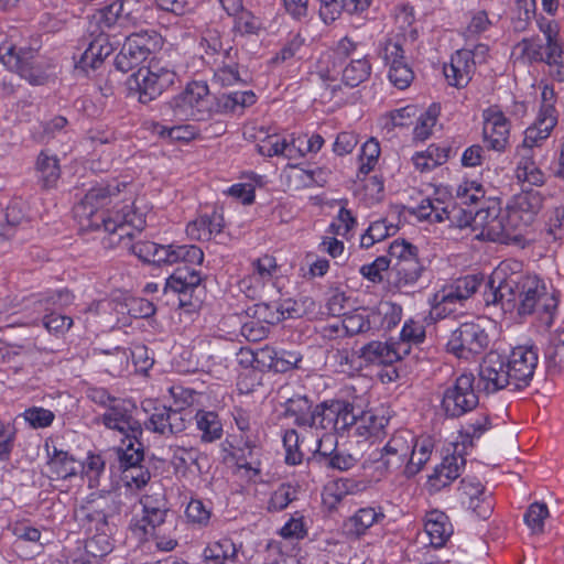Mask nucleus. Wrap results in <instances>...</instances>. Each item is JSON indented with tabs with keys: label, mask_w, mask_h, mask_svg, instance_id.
<instances>
[{
	"label": "nucleus",
	"mask_w": 564,
	"mask_h": 564,
	"mask_svg": "<svg viewBox=\"0 0 564 564\" xmlns=\"http://www.w3.org/2000/svg\"><path fill=\"white\" fill-rule=\"evenodd\" d=\"M126 188L127 184L118 181L91 187L74 207L75 218L82 228L104 229L109 235L110 245L120 243L126 238H133L134 232H141L145 227V215L134 208V202H118L111 210H100L113 203Z\"/></svg>",
	"instance_id": "obj_1"
},
{
	"label": "nucleus",
	"mask_w": 564,
	"mask_h": 564,
	"mask_svg": "<svg viewBox=\"0 0 564 564\" xmlns=\"http://www.w3.org/2000/svg\"><path fill=\"white\" fill-rule=\"evenodd\" d=\"M359 43L349 36L340 39L332 52L321 57L317 75L323 82H335L340 75L341 83L355 88L371 75V63L367 55L358 54Z\"/></svg>",
	"instance_id": "obj_2"
},
{
	"label": "nucleus",
	"mask_w": 564,
	"mask_h": 564,
	"mask_svg": "<svg viewBox=\"0 0 564 564\" xmlns=\"http://www.w3.org/2000/svg\"><path fill=\"white\" fill-rule=\"evenodd\" d=\"M204 252L194 245H158L152 263L159 267L180 264L166 279L165 291H173L180 295L191 294L202 282L200 272L194 265H200Z\"/></svg>",
	"instance_id": "obj_3"
},
{
	"label": "nucleus",
	"mask_w": 564,
	"mask_h": 564,
	"mask_svg": "<svg viewBox=\"0 0 564 564\" xmlns=\"http://www.w3.org/2000/svg\"><path fill=\"white\" fill-rule=\"evenodd\" d=\"M165 116L176 120H208L212 118V97L207 84L189 83L186 88L174 96L164 110Z\"/></svg>",
	"instance_id": "obj_4"
},
{
	"label": "nucleus",
	"mask_w": 564,
	"mask_h": 564,
	"mask_svg": "<svg viewBox=\"0 0 564 564\" xmlns=\"http://www.w3.org/2000/svg\"><path fill=\"white\" fill-rule=\"evenodd\" d=\"M557 307V300L547 291L546 284L536 275H523L517 311L519 315L536 314L539 319L550 326Z\"/></svg>",
	"instance_id": "obj_5"
},
{
	"label": "nucleus",
	"mask_w": 564,
	"mask_h": 564,
	"mask_svg": "<svg viewBox=\"0 0 564 564\" xmlns=\"http://www.w3.org/2000/svg\"><path fill=\"white\" fill-rule=\"evenodd\" d=\"M175 79L176 73L166 64L151 61L129 77L128 87L138 95L140 102L149 104L171 87Z\"/></svg>",
	"instance_id": "obj_6"
},
{
	"label": "nucleus",
	"mask_w": 564,
	"mask_h": 564,
	"mask_svg": "<svg viewBox=\"0 0 564 564\" xmlns=\"http://www.w3.org/2000/svg\"><path fill=\"white\" fill-rule=\"evenodd\" d=\"M400 319V310L390 303H381L373 308H357L344 314L341 327L346 336L376 329H390Z\"/></svg>",
	"instance_id": "obj_7"
},
{
	"label": "nucleus",
	"mask_w": 564,
	"mask_h": 564,
	"mask_svg": "<svg viewBox=\"0 0 564 564\" xmlns=\"http://www.w3.org/2000/svg\"><path fill=\"white\" fill-rule=\"evenodd\" d=\"M161 46L162 37L155 31H141L130 34L115 57V66L118 70L127 73L148 59Z\"/></svg>",
	"instance_id": "obj_8"
},
{
	"label": "nucleus",
	"mask_w": 564,
	"mask_h": 564,
	"mask_svg": "<svg viewBox=\"0 0 564 564\" xmlns=\"http://www.w3.org/2000/svg\"><path fill=\"white\" fill-rule=\"evenodd\" d=\"M508 265L500 264L491 273L488 291L485 292L487 304L500 305L505 312L517 310L522 274L508 273Z\"/></svg>",
	"instance_id": "obj_9"
},
{
	"label": "nucleus",
	"mask_w": 564,
	"mask_h": 564,
	"mask_svg": "<svg viewBox=\"0 0 564 564\" xmlns=\"http://www.w3.org/2000/svg\"><path fill=\"white\" fill-rule=\"evenodd\" d=\"M471 373L457 377L443 392L441 409L446 417L457 419L473 411L479 403Z\"/></svg>",
	"instance_id": "obj_10"
},
{
	"label": "nucleus",
	"mask_w": 564,
	"mask_h": 564,
	"mask_svg": "<svg viewBox=\"0 0 564 564\" xmlns=\"http://www.w3.org/2000/svg\"><path fill=\"white\" fill-rule=\"evenodd\" d=\"M489 343V335L478 321L464 322L452 332L447 350L458 358L469 359L484 352Z\"/></svg>",
	"instance_id": "obj_11"
},
{
	"label": "nucleus",
	"mask_w": 564,
	"mask_h": 564,
	"mask_svg": "<svg viewBox=\"0 0 564 564\" xmlns=\"http://www.w3.org/2000/svg\"><path fill=\"white\" fill-rule=\"evenodd\" d=\"M413 441L414 435L409 430L397 431L381 451L375 454L373 462L377 464V469L384 473L404 469Z\"/></svg>",
	"instance_id": "obj_12"
},
{
	"label": "nucleus",
	"mask_w": 564,
	"mask_h": 564,
	"mask_svg": "<svg viewBox=\"0 0 564 564\" xmlns=\"http://www.w3.org/2000/svg\"><path fill=\"white\" fill-rule=\"evenodd\" d=\"M543 205V196L538 191H522L514 195L507 205L505 212L509 216V224L518 228L525 238L530 226Z\"/></svg>",
	"instance_id": "obj_13"
},
{
	"label": "nucleus",
	"mask_w": 564,
	"mask_h": 564,
	"mask_svg": "<svg viewBox=\"0 0 564 564\" xmlns=\"http://www.w3.org/2000/svg\"><path fill=\"white\" fill-rule=\"evenodd\" d=\"M137 406L133 402L124 399L112 400L107 411L100 416L102 424L110 430H116L124 437L134 440L143 434L140 422L134 417Z\"/></svg>",
	"instance_id": "obj_14"
},
{
	"label": "nucleus",
	"mask_w": 564,
	"mask_h": 564,
	"mask_svg": "<svg viewBox=\"0 0 564 564\" xmlns=\"http://www.w3.org/2000/svg\"><path fill=\"white\" fill-rule=\"evenodd\" d=\"M479 381L487 393H495L503 389L518 391L511 371L507 369L506 357L496 352H488L479 366Z\"/></svg>",
	"instance_id": "obj_15"
},
{
	"label": "nucleus",
	"mask_w": 564,
	"mask_h": 564,
	"mask_svg": "<svg viewBox=\"0 0 564 564\" xmlns=\"http://www.w3.org/2000/svg\"><path fill=\"white\" fill-rule=\"evenodd\" d=\"M505 357L514 388L519 391L529 387L539 365V348L534 345H519Z\"/></svg>",
	"instance_id": "obj_16"
},
{
	"label": "nucleus",
	"mask_w": 564,
	"mask_h": 564,
	"mask_svg": "<svg viewBox=\"0 0 564 564\" xmlns=\"http://www.w3.org/2000/svg\"><path fill=\"white\" fill-rule=\"evenodd\" d=\"M119 506L112 496L93 500L75 509V520L87 530L104 531L108 519L118 513Z\"/></svg>",
	"instance_id": "obj_17"
},
{
	"label": "nucleus",
	"mask_w": 564,
	"mask_h": 564,
	"mask_svg": "<svg viewBox=\"0 0 564 564\" xmlns=\"http://www.w3.org/2000/svg\"><path fill=\"white\" fill-rule=\"evenodd\" d=\"M379 54L389 65L388 77L391 84L399 89L409 87L414 78V74L404 61L400 40L387 39Z\"/></svg>",
	"instance_id": "obj_18"
},
{
	"label": "nucleus",
	"mask_w": 564,
	"mask_h": 564,
	"mask_svg": "<svg viewBox=\"0 0 564 564\" xmlns=\"http://www.w3.org/2000/svg\"><path fill=\"white\" fill-rule=\"evenodd\" d=\"M35 53L32 50H15L12 45L0 46V61L9 69L17 72L21 77L28 79L31 84L40 85L44 76L41 69L35 65Z\"/></svg>",
	"instance_id": "obj_19"
},
{
	"label": "nucleus",
	"mask_w": 564,
	"mask_h": 564,
	"mask_svg": "<svg viewBox=\"0 0 564 564\" xmlns=\"http://www.w3.org/2000/svg\"><path fill=\"white\" fill-rule=\"evenodd\" d=\"M88 37L85 39L87 47L76 62V68L84 72L98 68L113 51L109 36L104 30L88 29Z\"/></svg>",
	"instance_id": "obj_20"
},
{
	"label": "nucleus",
	"mask_w": 564,
	"mask_h": 564,
	"mask_svg": "<svg viewBox=\"0 0 564 564\" xmlns=\"http://www.w3.org/2000/svg\"><path fill=\"white\" fill-rule=\"evenodd\" d=\"M210 64L213 70V84L220 87H230L247 84L246 72H240L238 50L232 46L226 48L223 57H218Z\"/></svg>",
	"instance_id": "obj_21"
},
{
	"label": "nucleus",
	"mask_w": 564,
	"mask_h": 564,
	"mask_svg": "<svg viewBox=\"0 0 564 564\" xmlns=\"http://www.w3.org/2000/svg\"><path fill=\"white\" fill-rule=\"evenodd\" d=\"M134 0H118L111 4L98 10L89 22L88 29L106 30L113 26H126L135 18L132 14Z\"/></svg>",
	"instance_id": "obj_22"
},
{
	"label": "nucleus",
	"mask_w": 564,
	"mask_h": 564,
	"mask_svg": "<svg viewBox=\"0 0 564 564\" xmlns=\"http://www.w3.org/2000/svg\"><path fill=\"white\" fill-rule=\"evenodd\" d=\"M556 123V110L551 104H547L540 109L535 123L525 130L523 141L517 149L532 150L533 153H536Z\"/></svg>",
	"instance_id": "obj_23"
},
{
	"label": "nucleus",
	"mask_w": 564,
	"mask_h": 564,
	"mask_svg": "<svg viewBox=\"0 0 564 564\" xmlns=\"http://www.w3.org/2000/svg\"><path fill=\"white\" fill-rule=\"evenodd\" d=\"M510 132L507 117L497 107L484 111V139L488 148L495 151L505 150Z\"/></svg>",
	"instance_id": "obj_24"
},
{
	"label": "nucleus",
	"mask_w": 564,
	"mask_h": 564,
	"mask_svg": "<svg viewBox=\"0 0 564 564\" xmlns=\"http://www.w3.org/2000/svg\"><path fill=\"white\" fill-rule=\"evenodd\" d=\"M325 402L313 404L305 395H295L285 403V415L293 417L297 426L321 430L319 420L324 412Z\"/></svg>",
	"instance_id": "obj_25"
},
{
	"label": "nucleus",
	"mask_w": 564,
	"mask_h": 564,
	"mask_svg": "<svg viewBox=\"0 0 564 564\" xmlns=\"http://www.w3.org/2000/svg\"><path fill=\"white\" fill-rule=\"evenodd\" d=\"M186 417L178 409L166 405L154 408L149 421L145 423L148 430L164 435H175L186 429Z\"/></svg>",
	"instance_id": "obj_26"
},
{
	"label": "nucleus",
	"mask_w": 564,
	"mask_h": 564,
	"mask_svg": "<svg viewBox=\"0 0 564 564\" xmlns=\"http://www.w3.org/2000/svg\"><path fill=\"white\" fill-rule=\"evenodd\" d=\"M508 219L509 216L506 212H497L486 232L476 234L475 238L505 245L524 246L525 238H523L516 226L509 224Z\"/></svg>",
	"instance_id": "obj_27"
},
{
	"label": "nucleus",
	"mask_w": 564,
	"mask_h": 564,
	"mask_svg": "<svg viewBox=\"0 0 564 564\" xmlns=\"http://www.w3.org/2000/svg\"><path fill=\"white\" fill-rule=\"evenodd\" d=\"M406 345L403 343L389 341H371L360 349V357L375 365H392L406 356Z\"/></svg>",
	"instance_id": "obj_28"
},
{
	"label": "nucleus",
	"mask_w": 564,
	"mask_h": 564,
	"mask_svg": "<svg viewBox=\"0 0 564 564\" xmlns=\"http://www.w3.org/2000/svg\"><path fill=\"white\" fill-rule=\"evenodd\" d=\"M358 419L350 404L338 401L330 404L325 402L319 427L322 431H344L349 427L356 430Z\"/></svg>",
	"instance_id": "obj_29"
},
{
	"label": "nucleus",
	"mask_w": 564,
	"mask_h": 564,
	"mask_svg": "<svg viewBox=\"0 0 564 564\" xmlns=\"http://www.w3.org/2000/svg\"><path fill=\"white\" fill-rule=\"evenodd\" d=\"M539 26L547 44L546 64L550 73L558 82H564V51L557 41V26L552 21H540Z\"/></svg>",
	"instance_id": "obj_30"
},
{
	"label": "nucleus",
	"mask_w": 564,
	"mask_h": 564,
	"mask_svg": "<svg viewBox=\"0 0 564 564\" xmlns=\"http://www.w3.org/2000/svg\"><path fill=\"white\" fill-rule=\"evenodd\" d=\"M475 72V61L469 50H458L452 55L451 63L444 66V75L449 85L457 88L465 87Z\"/></svg>",
	"instance_id": "obj_31"
},
{
	"label": "nucleus",
	"mask_w": 564,
	"mask_h": 564,
	"mask_svg": "<svg viewBox=\"0 0 564 564\" xmlns=\"http://www.w3.org/2000/svg\"><path fill=\"white\" fill-rule=\"evenodd\" d=\"M424 270L425 265L415 254L409 259L393 262L389 271V281L398 290L411 288L416 284Z\"/></svg>",
	"instance_id": "obj_32"
},
{
	"label": "nucleus",
	"mask_w": 564,
	"mask_h": 564,
	"mask_svg": "<svg viewBox=\"0 0 564 564\" xmlns=\"http://www.w3.org/2000/svg\"><path fill=\"white\" fill-rule=\"evenodd\" d=\"M536 153L532 150L517 149L516 160V178L530 186H542L546 182V175L539 167L535 161Z\"/></svg>",
	"instance_id": "obj_33"
},
{
	"label": "nucleus",
	"mask_w": 564,
	"mask_h": 564,
	"mask_svg": "<svg viewBox=\"0 0 564 564\" xmlns=\"http://www.w3.org/2000/svg\"><path fill=\"white\" fill-rule=\"evenodd\" d=\"M305 142L306 134L292 137L291 140L270 138L259 151L268 156L282 155L289 160H299L307 153Z\"/></svg>",
	"instance_id": "obj_34"
},
{
	"label": "nucleus",
	"mask_w": 564,
	"mask_h": 564,
	"mask_svg": "<svg viewBox=\"0 0 564 564\" xmlns=\"http://www.w3.org/2000/svg\"><path fill=\"white\" fill-rule=\"evenodd\" d=\"M424 530L430 538L431 545L434 547L444 546L453 534V525L448 517L438 510L426 513Z\"/></svg>",
	"instance_id": "obj_35"
},
{
	"label": "nucleus",
	"mask_w": 564,
	"mask_h": 564,
	"mask_svg": "<svg viewBox=\"0 0 564 564\" xmlns=\"http://www.w3.org/2000/svg\"><path fill=\"white\" fill-rule=\"evenodd\" d=\"M465 463V458L460 455L454 454L445 456L442 463L435 467L434 473L430 476V485L436 490L446 487L459 477Z\"/></svg>",
	"instance_id": "obj_36"
},
{
	"label": "nucleus",
	"mask_w": 564,
	"mask_h": 564,
	"mask_svg": "<svg viewBox=\"0 0 564 564\" xmlns=\"http://www.w3.org/2000/svg\"><path fill=\"white\" fill-rule=\"evenodd\" d=\"M252 265V274L241 282L250 291V296H254L258 289L270 282L278 269L275 259L268 254L257 259Z\"/></svg>",
	"instance_id": "obj_37"
},
{
	"label": "nucleus",
	"mask_w": 564,
	"mask_h": 564,
	"mask_svg": "<svg viewBox=\"0 0 564 564\" xmlns=\"http://www.w3.org/2000/svg\"><path fill=\"white\" fill-rule=\"evenodd\" d=\"M434 448V443L431 437L414 436V441L410 446L411 454L403 469V475L406 478L417 475L423 466L429 462Z\"/></svg>",
	"instance_id": "obj_38"
},
{
	"label": "nucleus",
	"mask_w": 564,
	"mask_h": 564,
	"mask_svg": "<svg viewBox=\"0 0 564 564\" xmlns=\"http://www.w3.org/2000/svg\"><path fill=\"white\" fill-rule=\"evenodd\" d=\"M481 280L476 275H466L457 279L453 284L438 291V299L443 302H462L470 297L480 286Z\"/></svg>",
	"instance_id": "obj_39"
},
{
	"label": "nucleus",
	"mask_w": 564,
	"mask_h": 564,
	"mask_svg": "<svg viewBox=\"0 0 564 564\" xmlns=\"http://www.w3.org/2000/svg\"><path fill=\"white\" fill-rule=\"evenodd\" d=\"M140 503L143 511L142 520L152 529H156L165 522L169 509L163 494L145 495L141 498Z\"/></svg>",
	"instance_id": "obj_40"
},
{
	"label": "nucleus",
	"mask_w": 564,
	"mask_h": 564,
	"mask_svg": "<svg viewBox=\"0 0 564 564\" xmlns=\"http://www.w3.org/2000/svg\"><path fill=\"white\" fill-rule=\"evenodd\" d=\"M205 562L213 564H226L227 562L236 563L238 561V547L227 538L210 542L203 551Z\"/></svg>",
	"instance_id": "obj_41"
},
{
	"label": "nucleus",
	"mask_w": 564,
	"mask_h": 564,
	"mask_svg": "<svg viewBox=\"0 0 564 564\" xmlns=\"http://www.w3.org/2000/svg\"><path fill=\"white\" fill-rule=\"evenodd\" d=\"M384 517L386 516L381 508H360L347 520L346 527L350 534L360 536L364 535L375 523L383 520Z\"/></svg>",
	"instance_id": "obj_42"
},
{
	"label": "nucleus",
	"mask_w": 564,
	"mask_h": 564,
	"mask_svg": "<svg viewBox=\"0 0 564 564\" xmlns=\"http://www.w3.org/2000/svg\"><path fill=\"white\" fill-rule=\"evenodd\" d=\"M47 455L48 468L56 478L66 479L77 474L80 464L67 452L53 447L52 452L47 451Z\"/></svg>",
	"instance_id": "obj_43"
},
{
	"label": "nucleus",
	"mask_w": 564,
	"mask_h": 564,
	"mask_svg": "<svg viewBox=\"0 0 564 564\" xmlns=\"http://www.w3.org/2000/svg\"><path fill=\"white\" fill-rule=\"evenodd\" d=\"M197 429L202 432V441L212 443L223 436V424L216 412L197 411L195 415Z\"/></svg>",
	"instance_id": "obj_44"
},
{
	"label": "nucleus",
	"mask_w": 564,
	"mask_h": 564,
	"mask_svg": "<svg viewBox=\"0 0 564 564\" xmlns=\"http://www.w3.org/2000/svg\"><path fill=\"white\" fill-rule=\"evenodd\" d=\"M234 420L237 427L242 432L245 445L247 448H256L259 444V426L252 420L250 413L241 408H236L234 411Z\"/></svg>",
	"instance_id": "obj_45"
},
{
	"label": "nucleus",
	"mask_w": 564,
	"mask_h": 564,
	"mask_svg": "<svg viewBox=\"0 0 564 564\" xmlns=\"http://www.w3.org/2000/svg\"><path fill=\"white\" fill-rule=\"evenodd\" d=\"M398 229L397 225L389 223L387 219L372 221L367 231L361 236L360 246L365 249H369L376 242H380L386 238L395 235Z\"/></svg>",
	"instance_id": "obj_46"
},
{
	"label": "nucleus",
	"mask_w": 564,
	"mask_h": 564,
	"mask_svg": "<svg viewBox=\"0 0 564 564\" xmlns=\"http://www.w3.org/2000/svg\"><path fill=\"white\" fill-rule=\"evenodd\" d=\"M394 23L398 30L397 37H402L405 42H414L417 39V29L415 28V17L412 7L402 6L395 10Z\"/></svg>",
	"instance_id": "obj_47"
},
{
	"label": "nucleus",
	"mask_w": 564,
	"mask_h": 564,
	"mask_svg": "<svg viewBox=\"0 0 564 564\" xmlns=\"http://www.w3.org/2000/svg\"><path fill=\"white\" fill-rule=\"evenodd\" d=\"M36 171L45 187H54L61 176L58 159L42 151L36 160Z\"/></svg>",
	"instance_id": "obj_48"
},
{
	"label": "nucleus",
	"mask_w": 564,
	"mask_h": 564,
	"mask_svg": "<svg viewBox=\"0 0 564 564\" xmlns=\"http://www.w3.org/2000/svg\"><path fill=\"white\" fill-rule=\"evenodd\" d=\"M120 467L124 470L140 465L143 460V444L140 438L127 436L122 440V446L118 449Z\"/></svg>",
	"instance_id": "obj_49"
},
{
	"label": "nucleus",
	"mask_w": 564,
	"mask_h": 564,
	"mask_svg": "<svg viewBox=\"0 0 564 564\" xmlns=\"http://www.w3.org/2000/svg\"><path fill=\"white\" fill-rule=\"evenodd\" d=\"M247 313L252 318L261 322L267 326L278 324L284 319L283 305H278V302L257 303L252 307H249Z\"/></svg>",
	"instance_id": "obj_50"
},
{
	"label": "nucleus",
	"mask_w": 564,
	"mask_h": 564,
	"mask_svg": "<svg viewBox=\"0 0 564 564\" xmlns=\"http://www.w3.org/2000/svg\"><path fill=\"white\" fill-rule=\"evenodd\" d=\"M445 208L446 206L440 199L426 197L416 207L410 208L409 212L421 221L443 223Z\"/></svg>",
	"instance_id": "obj_51"
},
{
	"label": "nucleus",
	"mask_w": 564,
	"mask_h": 564,
	"mask_svg": "<svg viewBox=\"0 0 564 564\" xmlns=\"http://www.w3.org/2000/svg\"><path fill=\"white\" fill-rule=\"evenodd\" d=\"M202 454L194 447H176L171 457V464L176 474L185 476L191 467L195 465L200 470L199 458Z\"/></svg>",
	"instance_id": "obj_52"
},
{
	"label": "nucleus",
	"mask_w": 564,
	"mask_h": 564,
	"mask_svg": "<svg viewBox=\"0 0 564 564\" xmlns=\"http://www.w3.org/2000/svg\"><path fill=\"white\" fill-rule=\"evenodd\" d=\"M545 361L550 372L564 371V330L558 332L545 350Z\"/></svg>",
	"instance_id": "obj_53"
},
{
	"label": "nucleus",
	"mask_w": 564,
	"mask_h": 564,
	"mask_svg": "<svg viewBox=\"0 0 564 564\" xmlns=\"http://www.w3.org/2000/svg\"><path fill=\"white\" fill-rule=\"evenodd\" d=\"M490 429L491 423L488 414H478L462 426L460 437L463 440V444L465 445L468 443L471 446L475 440L480 438L481 435Z\"/></svg>",
	"instance_id": "obj_54"
},
{
	"label": "nucleus",
	"mask_w": 564,
	"mask_h": 564,
	"mask_svg": "<svg viewBox=\"0 0 564 564\" xmlns=\"http://www.w3.org/2000/svg\"><path fill=\"white\" fill-rule=\"evenodd\" d=\"M154 130L162 139H166L172 143H187L197 135V129L192 124H180L173 127L158 124Z\"/></svg>",
	"instance_id": "obj_55"
},
{
	"label": "nucleus",
	"mask_w": 564,
	"mask_h": 564,
	"mask_svg": "<svg viewBox=\"0 0 564 564\" xmlns=\"http://www.w3.org/2000/svg\"><path fill=\"white\" fill-rule=\"evenodd\" d=\"M200 45L205 51L208 64L223 57L229 46L228 42L224 43L220 32L216 29H208L203 33Z\"/></svg>",
	"instance_id": "obj_56"
},
{
	"label": "nucleus",
	"mask_w": 564,
	"mask_h": 564,
	"mask_svg": "<svg viewBox=\"0 0 564 564\" xmlns=\"http://www.w3.org/2000/svg\"><path fill=\"white\" fill-rule=\"evenodd\" d=\"M549 516L547 506L544 502L535 501L528 507L523 519L532 534H542L544 532V521Z\"/></svg>",
	"instance_id": "obj_57"
},
{
	"label": "nucleus",
	"mask_w": 564,
	"mask_h": 564,
	"mask_svg": "<svg viewBox=\"0 0 564 564\" xmlns=\"http://www.w3.org/2000/svg\"><path fill=\"white\" fill-rule=\"evenodd\" d=\"M387 420L372 412H362L358 419L355 434L362 437L378 436Z\"/></svg>",
	"instance_id": "obj_58"
},
{
	"label": "nucleus",
	"mask_w": 564,
	"mask_h": 564,
	"mask_svg": "<svg viewBox=\"0 0 564 564\" xmlns=\"http://www.w3.org/2000/svg\"><path fill=\"white\" fill-rule=\"evenodd\" d=\"M425 339V328L419 321L409 319L404 323L400 338L395 343L406 345V356L411 352L412 345H419Z\"/></svg>",
	"instance_id": "obj_59"
},
{
	"label": "nucleus",
	"mask_w": 564,
	"mask_h": 564,
	"mask_svg": "<svg viewBox=\"0 0 564 564\" xmlns=\"http://www.w3.org/2000/svg\"><path fill=\"white\" fill-rule=\"evenodd\" d=\"M73 294L67 290L51 291L42 295L36 302L40 310L44 312L62 308L72 304Z\"/></svg>",
	"instance_id": "obj_60"
},
{
	"label": "nucleus",
	"mask_w": 564,
	"mask_h": 564,
	"mask_svg": "<svg viewBox=\"0 0 564 564\" xmlns=\"http://www.w3.org/2000/svg\"><path fill=\"white\" fill-rule=\"evenodd\" d=\"M516 50L529 62L546 63L547 45L544 47L542 41L539 39H523L517 44Z\"/></svg>",
	"instance_id": "obj_61"
},
{
	"label": "nucleus",
	"mask_w": 564,
	"mask_h": 564,
	"mask_svg": "<svg viewBox=\"0 0 564 564\" xmlns=\"http://www.w3.org/2000/svg\"><path fill=\"white\" fill-rule=\"evenodd\" d=\"M262 30L261 19L250 11H241L235 19L234 31L240 35H258Z\"/></svg>",
	"instance_id": "obj_62"
},
{
	"label": "nucleus",
	"mask_w": 564,
	"mask_h": 564,
	"mask_svg": "<svg viewBox=\"0 0 564 564\" xmlns=\"http://www.w3.org/2000/svg\"><path fill=\"white\" fill-rule=\"evenodd\" d=\"M438 117V108L432 105L425 112H423L414 127L413 138L419 141H425L431 134L436 124Z\"/></svg>",
	"instance_id": "obj_63"
},
{
	"label": "nucleus",
	"mask_w": 564,
	"mask_h": 564,
	"mask_svg": "<svg viewBox=\"0 0 564 564\" xmlns=\"http://www.w3.org/2000/svg\"><path fill=\"white\" fill-rule=\"evenodd\" d=\"M283 445L285 448V463L297 465L303 460V453L300 448V436L295 430H286L283 435Z\"/></svg>",
	"instance_id": "obj_64"
}]
</instances>
